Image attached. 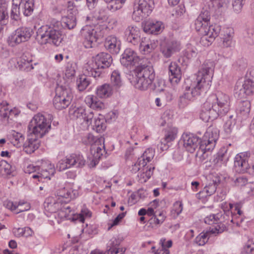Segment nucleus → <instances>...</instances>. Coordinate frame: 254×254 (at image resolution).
<instances>
[{"mask_svg": "<svg viewBox=\"0 0 254 254\" xmlns=\"http://www.w3.org/2000/svg\"><path fill=\"white\" fill-rule=\"evenodd\" d=\"M251 106V103L249 101H242L239 104L238 110L241 114L245 115L250 113Z\"/></svg>", "mask_w": 254, "mask_h": 254, "instance_id": "4d7b16f0", "label": "nucleus"}, {"mask_svg": "<svg viewBox=\"0 0 254 254\" xmlns=\"http://www.w3.org/2000/svg\"><path fill=\"white\" fill-rule=\"evenodd\" d=\"M85 102L90 108L97 110H100L105 108L104 104L96 96L92 95L87 96Z\"/></svg>", "mask_w": 254, "mask_h": 254, "instance_id": "4c0bfd02", "label": "nucleus"}, {"mask_svg": "<svg viewBox=\"0 0 254 254\" xmlns=\"http://www.w3.org/2000/svg\"><path fill=\"white\" fill-rule=\"evenodd\" d=\"M93 60L101 69L109 67L113 61L111 55L104 52L98 54Z\"/></svg>", "mask_w": 254, "mask_h": 254, "instance_id": "cd10ccee", "label": "nucleus"}, {"mask_svg": "<svg viewBox=\"0 0 254 254\" xmlns=\"http://www.w3.org/2000/svg\"><path fill=\"white\" fill-rule=\"evenodd\" d=\"M51 117L50 115L48 118L40 113L35 115L28 126L29 133L36 137H42L51 128Z\"/></svg>", "mask_w": 254, "mask_h": 254, "instance_id": "423d86ee", "label": "nucleus"}, {"mask_svg": "<svg viewBox=\"0 0 254 254\" xmlns=\"http://www.w3.org/2000/svg\"><path fill=\"white\" fill-rule=\"evenodd\" d=\"M32 58L29 54H24L17 59L16 67L19 70L28 72L34 68Z\"/></svg>", "mask_w": 254, "mask_h": 254, "instance_id": "5701e85b", "label": "nucleus"}, {"mask_svg": "<svg viewBox=\"0 0 254 254\" xmlns=\"http://www.w3.org/2000/svg\"><path fill=\"white\" fill-rule=\"evenodd\" d=\"M78 195V190L69 187L60 189L57 191V196L47 197L44 206L46 211L54 213L62 208L63 202L67 203Z\"/></svg>", "mask_w": 254, "mask_h": 254, "instance_id": "39448f33", "label": "nucleus"}, {"mask_svg": "<svg viewBox=\"0 0 254 254\" xmlns=\"http://www.w3.org/2000/svg\"><path fill=\"white\" fill-rule=\"evenodd\" d=\"M234 36L233 29L227 28L224 31L223 37L222 46L224 48L231 47L233 44V38Z\"/></svg>", "mask_w": 254, "mask_h": 254, "instance_id": "ea45409f", "label": "nucleus"}, {"mask_svg": "<svg viewBox=\"0 0 254 254\" xmlns=\"http://www.w3.org/2000/svg\"><path fill=\"white\" fill-rule=\"evenodd\" d=\"M218 138V130L209 127L201 139L192 133H184L182 139L184 146L188 151L193 153L199 145L198 153H201L203 155L213 150Z\"/></svg>", "mask_w": 254, "mask_h": 254, "instance_id": "7ed1b4c3", "label": "nucleus"}, {"mask_svg": "<svg viewBox=\"0 0 254 254\" xmlns=\"http://www.w3.org/2000/svg\"><path fill=\"white\" fill-rule=\"evenodd\" d=\"M57 167L60 171H64L67 168H70L68 161H67V156L65 159L60 160L58 164Z\"/></svg>", "mask_w": 254, "mask_h": 254, "instance_id": "0e129e2a", "label": "nucleus"}, {"mask_svg": "<svg viewBox=\"0 0 254 254\" xmlns=\"http://www.w3.org/2000/svg\"><path fill=\"white\" fill-rule=\"evenodd\" d=\"M231 151L225 147L221 148L215 156L213 163L216 167L226 166L231 157Z\"/></svg>", "mask_w": 254, "mask_h": 254, "instance_id": "6ab92c4d", "label": "nucleus"}, {"mask_svg": "<svg viewBox=\"0 0 254 254\" xmlns=\"http://www.w3.org/2000/svg\"><path fill=\"white\" fill-rule=\"evenodd\" d=\"M37 34L40 45L50 43L59 46L63 40L62 32L55 26H43L38 29Z\"/></svg>", "mask_w": 254, "mask_h": 254, "instance_id": "0eeeda50", "label": "nucleus"}, {"mask_svg": "<svg viewBox=\"0 0 254 254\" xmlns=\"http://www.w3.org/2000/svg\"><path fill=\"white\" fill-rule=\"evenodd\" d=\"M248 156L244 153L236 155L234 160V168L235 171L239 173L247 172L249 168Z\"/></svg>", "mask_w": 254, "mask_h": 254, "instance_id": "aec40b11", "label": "nucleus"}, {"mask_svg": "<svg viewBox=\"0 0 254 254\" xmlns=\"http://www.w3.org/2000/svg\"><path fill=\"white\" fill-rule=\"evenodd\" d=\"M75 69L72 65H67L65 71V76L67 78H72L75 76Z\"/></svg>", "mask_w": 254, "mask_h": 254, "instance_id": "69168bd1", "label": "nucleus"}, {"mask_svg": "<svg viewBox=\"0 0 254 254\" xmlns=\"http://www.w3.org/2000/svg\"><path fill=\"white\" fill-rule=\"evenodd\" d=\"M134 75L130 83L134 87L140 90H146L150 86L155 79L154 70L151 65L146 64L144 61L140 62L133 70Z\"/></svg>", "mask_w": 254, "mask_h": 254, "instance_id": "20e7f679", "label": "nucleus"}, {"mask_svg": "<svg viewBox=\"0 0 254 254\" xmlns=\"http://www.w3.org/2000/svg\"><path fill=\"white\" fill-rule=\"evenodd\" d=\"M217 9V8H212L211 6L208 7L206 5L203 7L199 16L195 20L194 25L196 30L203 32V29H204L203 27L208 26L210 24L211 13L213 10ZM204 32L205 31H203Z\"/></svg>", "mask_w": 254, "mask_h": 254, "instance_id": "dca6fc26", "label": "nucleus"}, {"mask_svg": "<svg viewBox=\"0 0 254 254\" xmlns=\"http://www.w3.org/2000/svg\"><path fill=\"white\" fill-rule=\"evenodd\" d=\"M236 123V120L233 118V116H229V119L226 121L224 125V129L226 134H229L232 132Z\"/></svg>", "mask_w": 254, "mask_h": 254, "instance_id": "6e6d98bb", "label": "nucleus"}, {"mask_svg": "<svg viewBox=\"0 0 254 254\" xmlns=\"http://www.w3.org/2000/svg\"><path fill=\"white\" fill-rule=\"evenodd\" d=\"M21 7L24 15L28 16L31 14L33 10L34 3L31 0L26 1L25 2L21 0Z\"/></svg>", "mask_w": 254, "mask_h": 254, "instance_id": "5fc2aeb1", "label": "nucleus"}, {"mask_svg": "<svg viewBox=\"0 0 254 254\" xmlns=\"http://www.w3.org/2000/svg\"><path fill=\"white\" fill-rule=\"evenodd\" d=\"M242 253L243 254H254V239H250L244 246Z\"/></svg>", "mask_w": 254, "mask_h": 254, "instance_id": "13d9d810", "label": "nucleus"}, {"mask_svg": "<svg viewBox=\"0 0 254 254\" xmlns=\"http://www.w3.org/2000/svg\"><path fill=\"white\" fill-rule=\"evenodd\" d=\"M73 3L69 1L68 3V14L67 16L63 18L64 27H67L68 29H72L75 27L76 25V15L77 13V9L75 8H70L71 5Z\"/></svg>", "mask_w": 254, "mask_h": 254, "instance_id": "412c9836", "label": "nucleus"}, {"mask_svg": "<svg viewBox=\"0 0 254 254\" xmlns=\"http://www.w3.org/2000/svg\"><path fill=\"white\" fill-rule=\"evenodd\" d=\"M123 240V239L122 237H113L107 243V249H113L115 250H121V249H125V248L120 247V244Z\"/></svg>", "mask_w": 254, "mask_h": 254, "instance_id": "8fccbe9b", "label": "nucleus"}, {"mask_svg": "<svg viewBox=\"0 0 254 254\" xmlns=\"http://www.w3.org/2000/svg\"><path fill=\"white\" fill-rule=\"evenodd\" d=\"M154 156V151L152 149H147L145 151L142 155L138 158L139 165L142 166H146L148 162L151 161Z\"/></svg>", "mask_w": 254, "mask_h": 254, "instance_id": "79ce46f5", "label": "nucleus"}, {"mask_svg": "<svg viewBox=\"0 0 254 254\" xmlns=\"http://www.w3.org/2000/svg\"><path fill=\"white\" fill-rule=\"evenodd\" d=\"M21 0H12L10 17L12 19L18 20L20 18Z\"/></svg>", "mask_w": 254, "mask_h": 254, "instance_id": "c03bdc74", "label": "nucleus"}, {"mask_svg": "<svg viewBox=\"0 0 254 254\" xmlns=\"http://www.w3.org/2000/svg\"><path fill=\"white\" fill-rule=\"evenodd\" d=\"M111 85L117 91L122 86L123 83L121 80V73L118 70H115L112 72L111 76Z\"/></svg>", "mask_w": 254, "mask_h": 254, "instance_id": "37998d69", "label": "nucleus"}, {"mask_svg": "<svg viewBox=\"0 0 254 254\" xmlns=\"http://www.w3.org/2000/svg\"><path fill=\"white\" fill-rule=\"evenodd\" d=\"M90 81L85 74L79 76L76 79V86L79 91H84L90 84Z\"/></svg>", "mask_w": 254, "mask_h": 254, "instance_id": "a18cd8bd", "label": "nucleus"}, {"mask_svg": "<svg viewBox=\"0 0 254 254\" xmlns=\"http://www.w3.org/2000/svg\"><path fill=\"white\" fill-rule=\"evenodd\" d=\"M69 116L72 120H77L79 122H85L87 125L91 123L94 114L91 111H86L82 107H72L69 109Z\"/></svg>", "mask_w": 254, "mask_h": 254, "instance_id": "ddd939ff", "label": "nucleus"}, {"mask_svg": "<svg viewBox=\"0 0 254 254\" xmlns=\"http://www.w3.org/2000/svg\"><path fill=\"white\" fill-rule=\"evenodd\" d=\"M155 167L151 166H142V169L138 175V181L141 183H145L153 175Z\"/></svg>", "mask_w": 254, "mask_h": 254, "instance_id": "58836bf2", "label": "nucleus"}, {"mask_svg": "<svg viewBox=\"0 0 254 254\" xmlns=\"http://www.w3.org/2000/svg\"><path fill=\"white\" fill-rule=\"evenodd\" d=\"M101 68L99 67L93 60L88 62L84 66V74L94 78L99 77L101 74Z\"/></svg>", "mask_w": 254, "mask_h": 254, "instance_id": "2f4dec72", "label": "nucleus"}, {"mask_svg": "<svg viewBox=\"0 0 254 254\" xmlns=\"http://www.w3.org/2000/svg\"><path fill=\"white\" fill-rule=\"evenodd\" d=\"M8 104L5 101H3L0 104V115L3 118H9V115L11 113L12 110H9L7 107Z\"/></svg>", "mask_w": 254, "mask_h": 254, "instance_id": "052dcab7", "label": "nucleus"}, {"mask_svg": "<svg viewBox=\"0 0 254 254\" xmlns=\"http://www.w3.org/2000/svg\"><path fill=\"white\" fill-rule=\"evenodd\" d=\"M245 39L246 42L249 45H254V27H249L247 29Z\"/></svg>", "mask_w": 254, "mask_h": 254, "instance_id": "bf43d9fd", "label": "nucleus"}, {"mask_svg": "<svg viewBox=\"0 0 254 254\" xmlns=\"http://www.w3.org/2000/svg\"><path fill=\"white\" fill-rule=\"evenodd\" d=\"M106 127V120L103 116H101V117L95 120L93 125V128L96 132H101L104 130Z\"/></svg>", "mask_w": 254, "mask_h": 254, "instance_id": "603ef678", "label": "nucleus"}, {"mask_svg": "<svg viewBox=\"0 0 254 254\" xmlns=\"http://www.w3.org/2000/svg\"><path fill=\"white\" fill-rule=\"evenodd\" d=\"M238 83L235 87V94L239 98H245L247 96L251 95L254 93V82L251 81L248 75L246 76V79L242 87L239 88Z\"/></svg>", "mask_w": 254, "mask_h": 254, "instance_id": "a211bd4d", "label": "nucleus"}, {"mask_svg": "<svg viewBox=\"0 0 254 254\" xmlns=\"http://www.w3.org/2000/svg\"><path fill=\"white\" fill-rule=\"evenodd\" d=\"M203 28L204 29H203V31H205V32L197 31L202 36L200 42L205 46H208L219 35L221 31V26L215 24L206 26Z\"/></svg>", "mask_w": 254, "mask_h": 254, "instance_id": "4468645a", "label": "nucleus"}, {"mask_svg": "<svg viewBox=\"0 0 254 254\" xmlns=\"http://www.w3.org/2000/svg\"><path fill=\"white\" fill-rule=\"evenodd\" d=\"M11 142L14 146L20 147L23 145L24 136L19 132L13 131L11 136Z\"/></svg>", "mask_w": 254, "mask_h": 254, "instance_id": "49530a36", "label": "nucleus"}, {"mask_svg": "<svg viewBox=\"0 0 254 254\" xmlns=\"http://www.w3.org/2000/svg\"><path fill=\"white\" fill-rule=\"evenodd\" d=\"M32 136L31 135V137L29 136L23 145V150L27 154H31L34 152L40 146V141L38 139V137L35 136L34 138L32 137Z\"/></svg>", "mask_w": 254, "mask_h": 254, "instance_id": "f704fd0d", "label": "nucleus"}, {"mask_svg": "<svg viewBox=\"0 0 254 254\" xmlns=\"http://www.w3.org/2000/svg\"><path fill=\"white\" fill-rule=\"evenodd\" d=\"M178 129L175 127H169L165 129L164 138L161 140L160 148L162 151L167 150L168 145L167 143L173 141L177 136Z\"/></svg>", "mask_w": 254, "mask_h": 254, "instance_id": "bb28decb", "label": "nucleus"}, {"mask_svg": "<svg viewBox=\"0 0 254 254\" xmlns=\"http://www.w3.org/2000/svg\"><path fill=\"white\" fill-rule=\"evenodd\" d=\"M245 3V0H233L232 5L234 10L238 13L240 12Z\"/></svg>", "mask_w": 254, "mask_h": 254, "instance_id": "e2e57ef3", "label": "nucleus"}, {"mask_svg": "<svg viewBox=\"0 0 254 254\" xmlns=\"http://www.w3.org/2000/svg\"><path fill=\"white\" fill-rule=\"evenodd\" d=\"M154 7V0H135L132 18L135 21L139 22L143 18L149 16Z\"/></svg>", "mask_w": 254, "mask_h": 254, "instance_id": "6e6552de", "label": "nucleus"}, {"mask_svg": "<svg viewBox=\"0 0 254 254\" xmlns=\"http://www.w3.org/2000/svg\"><path fill=\"white\" fill-rule=\"evenodd\" d=\"M14 167L4 160L0 161V174L2 176H7L12 174Z\"/></svg>", "mask_w": 254, "mask_h": 254, "instance_id": "de8ad7c7", "label": "nucleus"}, {"mask_svg": "<svg viewBox=\"0 0 254 254\" xmlns=\"http://www.w3.org/2000/svg\"><path fill=\"white\" fill-rule=\"evenodd\" d=\"M82 142L85 145H91L95 142V137L92 134L89 133L82 138Z\"/></svg>", "mask_w": 254, "mask_h": 254, "instance_id": "774afa93", "label": "nucleus"}, {"mask_svg": "<svg viewBox=\"0 0 254 254\" xmlns=\"http://www.w3.org/2000/svg\"><path fill=\"white\" fill-rule=\"evenodd\" d=\"M8 4L5 0H0V21L8 22Z\"/></svg>", "mask_w": 254, "mask_h": 254, "instance_id": "3c124183", "label": "nucleus"}, {"mask_svg": "<svg viewBox=\"0 0 254 254\" xmlns=\"http://www.w3.org/2000/svg\"><path fill=\"white\" fill-rule=\"evenodd\" d=\"M144 60H146L140 59L137 53L130 48H127L125 50L120 59L121 64L126 67L139 65L140 62Z\"/></svg>", "mask_w": 254, "mask_h": 254, "instance_id": "f3484780", "label": "nucleus"}, {"mask_svg": "<svg viewBox=\"0 0 254 254\" xmlns=\"http://www.w3.org/2000/svg\"><path fill=\"white\" fill-rule=\"evenodd\" d=\"M232 214L233 212L229 211L225 212L224 215L219 213L216 215L210 214L204 218V222L208 225L216 224V226L220 223L226 224L227 228L229 222L230 221L231 223H235L237 226H239L240 223L243 221L242 219L240 218V222L238 221H235L234 216Z\"/></svg>", "mask_w": 254, "mask_h": 254, "instance_id": "f8f14e48", "label": "nucleus"}, {"mask_svg": "<svg viewBox=\"0 0 254 254\" xmlns=\"http://www.w3.org/2000/svg\"><path fill=\"white\" fill-rule=\"evenodd\" d=\"M169 80L173 84H177L182 78L181 67L175 63H171L169 67Z\"/></svg>", "mask_w": 254, "mask_h": 254, "instance_id": "7c9ffc66", "label": "nucleus"}, {"mask_svg": "<svg viewBox=\"0 0 254 254\" xmlns=\"http://www.w3.org/2000/svg\"><path fill=\"white\" fill-rule=\"evenodd\" d=\"M229 96L220 91L210 95L203 103L200 118L205 122L213 121L219 116L225 115L230 110Z\"/></svg>", "mask_w": 254, "mask_h": 254, "instance_id": "f03ea898", "label": "nucleus"}, {"mask_svg": "<svg viewBox=\"0 0 254 254\" xmlns=\"http://www.w3.org/2000/svg\"><path fill=\"white\" fill-rule=\"evenodd\" d=\"M214 68V64L213 62L205 61L195 77L192 80L189 79L186 80L185 90L179 99V105L180 107H185L190 101H193L196 97L199 96L203 92H206L209 88Z\"/></svg>", "mask_w": 254, "mask_h": 254, "instance_id": "f257e3e1", "label": "nucleus"}, {"mask_svg": "<svg viewBox=\"0 0 254 254\" xmlns=\"http://www.w3.org/2000/svg\"><path fill=\"white\" fill-rule=\"evenodd\" d=\"M98 27L88 25L82 28L81 34L84 38L83 44L85 48H92L97 40L103 36L101 31H98Z\"/></svg>", "mask_w": 254, "mask_h": 254, "instance_id": "9b49d317", "label": "nucleus"}, {"mask_svg": "<svg viewBox=\"0 0 254 254\" xmlns=\"http://www.w3.org/2000/svg\"><path fill=\"white\" fill-rule=\"evenodd\" d=\"M67 156V161L71 167L82 168L85 164V160L83 156L80 154H72Z\"/></svg>", "mask_w": 254, "mask_h": 254, "instance_id": "c9c22d12", "label": "nucleus"}, {"mask_svg": "<svg viewBox=\"0 0 254 254\" xmlns=\"http://www.w3.org/2000/svg\"><path fill=\"white\" fill-rule=\"evenodd\" d=\"M116 91L111 84L105 83L97 87L96 93L97 96L101 98H107Z\"/></svg>", "mask_w": 254, "mask_h": 254, "instance_id": "72a5a7b5", "label": "nucleus"}, {"mask_svg": "<svg viewBox=\"0 0 254 254\" xmlns=\"http://www.w3.org/2000/svg\"><path fill=\"white\" fill-rule=\"evenodd\" d=\"M206 1L208 7L211 6L212 8H220L227 7L230 3V0H205Z\"/></svg>", "mask_w": 254, "mask_h": 254, "instance_id": "09e8293b", "label": "nucleus"}, {"mask_svg": "<svg viewBox=\"0 0 254 254\" xmlns=\"http://www.w3.org/2000/svg\"><path fill=\"white\" fill-rule=\"evenodd\" d=\"M183 209V205L182 201H177L174 203L173 210L175 211L177 216L181 213Z\"/></svg>", "mask_w": 254, "mask_h": 254, "instance_id": "338daca9", "label": "nucleus"}, {"mask_svg": "<svg viewBox=\"0 0 254 254\" xmlns=\"http://www.w3.org/2000/svg\"><path fill=\"white\" fill-rule=\"evenodd\" d=\"M56 96L53 99L55 108L61 110L67 108L71 103L73 95L69 88L63 86H58L56 90Z\"/></svg>", "mask_w": 254, "mask_h": 254, "instance_id": "1a4fd4ad", "label": "nucleus"}, {"mask_svg": "<svg viewBox=\"0 0 254 254\" xmlns=\"http://www.w3.org/2000/svg\"><path fill=\"white\" fill-rule=\"evenodd\" d=\"M145 38L143 41V39L139 43V50L140 52L144 54H148L150 53L153 50H154L157 47V44L155 42L150 41L146 42L145 41Z\"/></svg>", "mask_w": 254, "mask_h": 254, "instance_id": "a19ab883", "label": "nucleus"}, {"mask_svg": "<svg viewBox=\"0 0 254 254\" xmlns=\"http://www.w3.org/2000/svg\"><path fill=\"white\" fill-rule=\"evenodd\" d=\"M33 34V31L30 27L22 26L17 28L8 36L7 41L11 47H15L18 45L28 41Z\"/></svg>", "mask_w": 254, "mask_h": 254, "instance_id": "9d476101", "label": "nucleus"}, {"mask_svg": "<svg viewBox=\"0 0 254 254\" xmlns=\"http://www.w3.org/2000/svg\"><path fill=\"white\" fill-rule=\"evenodd\" d=\"M197 50L194 47L191 46H188L185 51V55L188 59H191L196 57Z\"/></svg>", "mask_w": 254, "mask_h": 254, "instance_id": "680f3d73", "label": "nucleus"}, {"mask_svg": "<svg viewBox=\"0 0 254 254\" xmlns=\"http://www.w3.org/2000/svg\"><path fill=\"white\" fill-rule=\"evenodd\" d=\"M180 45L179 42L176 40L170 41L161 46V52L165 57L168 58L180 50Z\"/></svg>", "mask_w": 254, "mask_h": 254, "instance_id": "b1692460", "label": "nucleus"}, {"mask_svg": "<svg viewBox=\"0 0 254 254\" xmlns=\"http://www.w3.org/2000/svg\"><path fill=\"white\" fill-rule=\"evenodd\" d=\"M122 8L121 4H118V5H114L113 4H104L101 5L98 9L97 13L96 15L97 20L105 21L108 19V10H111L112 11H116Z\"/></svg>", "mask_w": 254, "mask_h": 254, "instance_id": "a878e982", "label": "nucleus"}, {"mask_svg": "<svg viewBox=\"0 0 254 254\" xmlns=\"http://www.w3.org/2000/svg\"><path fill=\"white\" fill-rule=\"evenodd\" d=\"M104 46L112 54H117L120 50L121 42L114 36H109L106 39Z\"/></svg>", "mask_w": 254, "mask_h": 254, "instance_id": "c756f323", "label": "nucleus"}, {"mask_svg": "<svg viewBox=\"0 0 254 254\" xmlns=\"http://www.w3.org/2000/svg\"><path fill=\"white\" fill-rule=\"evenodd\" d=\"M3 205L6 208L11 211H15L16 214L27 211L30 208V204L24 201H19L17 203L7 200L4 202Z\"/></svg>", "mask_w": 254, "mask_h": 254, "instance_id": "393cba45", "label": "nucleus"}, {"mask_svg": "<svg viewBox=\"0 0 254 254\" xmlns=\"http://www.w3.org/2000/svg\"><path fill=\"white\" fill-rule=\"evenodd\" d=\"M125 33L126 38L128 42L136 45L141 42L140 32L136 27L128 26Z\"/></svg>", "mask_w": 254, "mask_h": 254, "instance_id": "c85d7f7f", "label": "nucleus"}, {"mask_svg": "<svg viewBox=\"0 0 254 254\" xmlns=\"http://www.w3.org/2000/svg\"><path fill=\"white\" fill-rule=\"evenodd\" d=\"M164 29L163 23L160 21L149 20L143 25V31L149 34L157 35Z\"/></svg>", "mask_w": 254, "mask_h": 254, "instance_id": "4be33fe9", "label": "nucleus"}, {"mask_svg": "<svg viewBox=\"0 0 254 254\" xmlns=\"http://www.w3.org/2000/svg\"><path fill=\"white\" fill-rule=\"evenodd\" d=\"M91 212L90 210L86 207H83L81 210L80 213L74 215L73 219L74 220H78L79 222L83 223L85 218L91 217Z\"/></svg>", "mask_w": 254, "mask_h": 254, "instance_id": "864d4df0", "label": "nucleus"}, {"mask_svg": "<svg viewBox=\"0 0 254 254\" xmlns=\"http://www.w3.org/2000/svg\"><path fill=\"white\" fill-rule=\"evenodd\" d=\"M226 230V224L220 223L214 227L210 228L209 230L201 233L195 238V242L199 246H203L207 242L211 234H220Z\"/></svg>", "mask_w": 254, "mask_h": 254, "instance_id": "2eb2a0df", "label": "nucleus"}, {"mask_svg": "<svg viewBox=\"0 0 254 254\" xmlns=\"http://www.w3.org/2000/svg\"><path fill=\"white\" fill-rule=\"evenodd\" d=\"M219 183L220 181L217 179L212 180V182H210L209 184L206 185L203 190L202 191H200L197 194L201 195L202 197L211 195L216 191L217 186Z\"/></svg>", "mask_w": 254, "mask_h": 254, "instance_id": "e433bc0d", "label": "nucleus"}, {"mask_svg": "<svg viewBox=\"0 0 254 254\" xmlns=\"http://www.w3.org/2000/svg\"><path fill=\"white\" fill-rule=\"evenodd\" d=\"M40 168V177H41V182H43V180L45 179L50 180L51 177L53 176L55 173L54 165L49 162L46 161L43 162Z\"/></svg>", "mask_w": 254, "mask_h": 254, "instance_id": "473e14b6", "label": "nucleus"}]
</instances>
